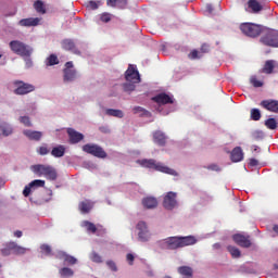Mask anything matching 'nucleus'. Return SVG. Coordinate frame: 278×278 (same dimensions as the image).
<instances>
[{
  "mask_svg": "<svg viewBox=\"0 0 278 278\" xmlns=\"http://www.w3.org/2000/svg\"><path fill=\"white\" fill-rule=\"evenodd\" d=\"M213 247L214 249H220V243H215Z\"/></svg>",
  "mask_w": 278,
  "mask_h": 278,
  "instance_id": "64",
  "label": "nucleus"
},
{
  "mask_svg": "<svg viewBox=\"0 0 278 278\" xmlns=\"http://www.w3.org/2000/svg\"><path fill=\"white\" fill-rule=\"evenodd\" d=\"M99 5H101V1L91 0L89 1L88 8H90V10H99Z\"/></svg>",
  "mask_w": 278,
  "mask_h": 278,
  "instance_id": "46",
  "label": "nucleus"
},
{
  "mask_svg": "<svg viewBox=\"0 0 278 278\" xmlns=\"http://www.w3.org/2000/svg\"><path fill=\"white\" fill-rule=\"evenodd\" d=\"M126 260H127V262L129 263L130 266H134V260H135L134 254L128 253L126 255Z\"/></svg>",
  "mask_w": 278,
  "mask_h": 278,
  "instance_id": "55",
  "label": "nucleus"
},
{
  "mask_svg": "<svg viewBox=\"0 0 278 278\" xmlns=\"http://www.w3.org/2000/svg\"><path fill=\"white\" fill-rule=\"evenodd\" d=\"M33 188H45V180L36 179L30 182Z\"/></svg>",
  "mask_w": 278,
  "mask_h": 278,
  "instance_id": "45",
  "label": "nucleus"
},
{
  "mask_svg": "<svg viewBox=\"0 0 278 278\" xmlns=\"http://www.w3.org/2000/svg\"><path fill=\"white\" fill-rule=\"evenodd\" d=\"M0 131H2V135L8 137V136H12L13 134V129L12 126L5 122L0 123Z\"/></svg>",
  "mask_w": 278,
  "mask_h": 278,
  "instance_id": "28",
  "label": "nucleus"
},
{
  "mask_svg": "<svg viewBox=\"0 0 278 278\" xmlns=\"http://www.w3.org/2000/svg\"><path fill=\"white\" fill-rule=\"evenodd\" d=\"M61 46H62V49H64V51H72L74 55H81V51L77 49V46H75V41H73V39H64L61 42Z\"/></svg>",
  "mask_w": 278,
  "mask_h": 278,
  "instance_id": "14",
  "label": "nucleus"
},
{
  "mask_svg": "<svg viewBox=\"0 0 278 278\" xmlns=\"http://www.w3.org/2000/svg\"><path fill=\"white\" fill-rule=\"evenodd\" d=\"M84 227H86L87 231H90L91 233H97V226L88 220H85L83 223Z\"/></svg>",
  "mask_w": 278,
  "mask_h": 278,
  "instance_id": "37",
  "label": "nucleus"
},
{
  "mask_svg": "<svg viewBox=\"0 0 278 278\" xmlns=\"http://www.w3.org/2000/svg\"><path fill=\"white\" fill-rule=\"evenodd\" d=\"M202 53H210V46L206 43H203L201 47Z\"/></svg>",
  "mask_w": 278,
  "mask_h": 278,
  "instance_id": "57",
  "label": "nucleus"
},
{
  "mask_svg": "<svg viewBox=\"0 0 278 278\" xmlns=\"http://www.w3.org/2000/svg\"><path fill=\"white\" fill-rule=\"evenodd\" d=\"M250 116L252 121H260V118H262V112H260V109H252Z\"/></svg>",
  "mask_w": 278,
  "mask_h": 278,
  "instance_id": "38",
  "label": "nucleus"
},
{
  "mask_svg": "<svg viewBox=\"0 0 278 278\" xmlns=\"http://www.w3.org/2000/svg\"><path fill=\"white\" fill-rule=\"evenodd\" d=\"M10 247L12 249V253H14V255H25L27 253V251H29V249L17 245L16 242L11 241L10 242Z\"/></svg>",
  "mask_w": 278,
  "mask_h": 278,
  "instance_id": "25",
  "label": "nucleus"
},
{
  "mask_svg": "<svg viewBox=\"0 0 278 278\" xmlns=\"http://www.w3.org/2000/svg\"><path fill=\"white\" fill-rule=\"evenodd\" d=\"M63 80L64 81H75L77 79V70L74 68L73 62L68 61L65 63V68L63 70Z\"/></svg>",
  "mask_w": 278,
  "mask_h": 278,
  "instance_id": "9",
  "label": "nucleus"
},
{
  "mask_svg": "<svg viewBox=\"0 0 278 278\" xmlns=\"http://www.w3.org/2000/svg\"><path fill=\"white\" fill-rule=\"evenodd\" d=\"M273 231H275V233H278V225H274Z\"/></svg>",
  "mask_w": 278,
  "mask_h": 278,
  "instance_id": "63",
  "label": "nucleus"
},
{
  "mask_svg": "<svg viewBox=\"0 0 278 278\" xmlns=\"http://www.w3.org/2000/svg\"><path fill=\"white\" fill-rule=\"evenodd\" d=\"M210 168H211V170H218V166H216V165H211Z\"/></svg>",
  "mask_w": 278,
  "mask_h": 278,
  "instance_id": "62",
  "label": "nucleus"
},
{
  "mask_svg": "<svg viewBox=\"0 0 278 278\" xmlns=\"http://www.w3.org/2000/svg\"><path fill=\"white\" fill-rule=\"evenodd\" d=\"M253 140H262L264 138V132L262 131H255L252 135Z\"/></svg>",
  "mask_w": 278,
  "mask_h": 278,
  "instance_id": "52",
  "label": "nucleus"
},
{
  "mask_svg": "<svg viewBox=\"0 0 278 278\" xmlns=\"http://www.w3.org/2000/svg\"><path fill=\"white\" fill-rule=\"evenodd\" d=\"M116 8L119 10H125V8H127V0H117Z\"/></svg>",
  "mask_w": 278,
  "mask_h": 278,
  "instance_id": "50",
  "label": "nucleus"
},
{
  "mask_svg": "<svg viewBox=\"0 0 278 278\" xmlns=\"http://www.w3.org/2000/svg\"><path fill=\"white\" fill-rule=\"evenodd\" d=\"M248 8L252 11L253 14H258L264 10V7L257 0H249Z\"/></svg>",
  "mask_w": 278,
  "mask_h": 278,
  "instance_id": "26",
  "label": "nucleus"
},
{
  "mask_svg": "<svg viewBox=\"0 0 278 278\" xmlns=\"http://www.w3.org/2000/svg\"><path fill=\"white\" fill-rule=\"evenodd\" d=\"M100 20L102 21V23H110V21H112V15L110 13H103L100 16Z\"/></svg>",
  "mask_w": 278,
  "mask_h": 278,
  "instance_id": "49",
  "label": "nucleus"
},
{
  "mask_svg": "<svg viewBox=\"0 0 278 278\" xmlns=\"http://www.w3.org/2000/svg\"><path fill=\"white\" fill-rule=\"evenodd\" d=\"M176 205L177 193L173 191L167 192L163 200V207H165V210H175Z\"/></svg>",
  "mask_w": 278,
  "mask_h": 278,
  "instance_id": "10",
  "label": "nucleus"
},
{
  "mask_svg": "<svg viewBox=\"0 0 278 278\" xmlns=\"http://www.w3.org/2000/svg\"><path fill=\"white\" fill-rule=\"evenodd\" d=\"M190 60H197L199 58V51L193 50L189 54Z\"/></svg>",
  "mask_w": 278,
  "mask_h": 278,
  "instance_id": "56",
  "label": "nucleus"
},
{
  "mask_svg": "<svg viewBox=\"0 0 278 278\" xmlns=\"http://www.w3.org/2000/svg\"><path fill=\"white\" fill-rule=\"evenodd\" d=\"M198 240L194 236L186 237H168L157 242V245L163 251H177V249H184V247H192L197 244Z\"/></svg>",
  "mask_w": 278,
  "mask_h": 278,
  "instance_id": "1",
  "label": "nucleus"
},
{
  "mask_svg": "<svg viewBox=\"0 0 278 278\" xmlns=\"http://www.w3.org/2000/svg\"><path fill=\"white\" fill-rule=\"evenodd\" d=\"M24 136H26V138H28V140H35V142H38L42 139V131H38V130H23Z\"/></svg>",
  "mask_w": 278,
  "mask_h": 278,
  "instance_id": "21",
  "label": "nucleus"
},
{
  "mask_svg": "<svg viewBox=\"0 0 278 278\" xmlns=\"http://www.w3.org/2000/svg\"><path fill=\"white\" fill-rule=\"evenodd\" d=\"M106 265L113 270V273H116V270H118V268L116 267V263H114L113 261H108Z\"/></svg>",
  "mask_w": 278,
  "mask_h": 278,
  "instance_id": "53",
  "label": "nucleus"
},
{
  "mask_svg": "<svg viewBox=\"0 0 278 278\" xmlns=\"http://www.w3.org/2000/svg\"><path fill=\"white\" fill-rule=\"evenodd\" d=\"M59 257L61 260H64V262H67V264H71L72 266L77 264V258H75L74 256L68 255V254H66L64 252H60L59 253Z\"/></svg>",
  "mask_w": 278,
  "mask_h": 278,
  "instance_id": "30",
  "label": "nucleus"
},
{
  "mask_svg": "<svg viewBox=\"0 0 278 278\" xmlns=\"http://www.w3.org/2000/svg\"><path fill=\"white\" fill-rule=\"evenodd\" d=\"M152 101H154V103H157L159 105H168L169 103H174L173 97L164 92L153 97Z\"/></svg>",
  "mask_w": 278,
  "mask_h": 278,
  "instance_id": "15",
  "label": "nucleus"
},
{
  "mask_svg": "<svg viewBox=\"0 0 278 278\" xmlns=\"http://www.w3.org/2000/svg\"><path fill=\"white\" fill-rule=\"evenodd\" d=\"M276 66H277V61L267 60L261 71V73H264L265 75H273V73H275Z\"/></svg>",
  "mask_w": 278,
  "mask_h": 278,
  "instance_id": "19",
  "label": "nucleus"
},
{
  "mask_svg": "<svg viewBox=\"0 0 278 278\" xmlns=\"http://www.w3.org/2000/svg\"><path fill=\"white\" fill-rule=\"evenodd\" d=\"M46 66H55L60 64V59H58L56 54H50L46 61H45Z\"/></svg>",
  "mask_w": 278,
  "mask_h": 278,
  "instance_id": "31",
  "label": "nucleus"
},
{
  "mask_svg": "<svg viewBox=\"0 0 278 278\" xmlns=\"http://www.w3.org/2000/svg\"><path fill=\"white\" fill-rule=\"evenodd\" d=\"M20 123H22V125L25 127H31V121L29 119V116H21Z\"/></svg>",
  "mask_w": 278,
  "mask_h": 278,
  "instance_id": "44",
  "label": "nucleus"
},
{
  "mask_svg": "<svg viewBox=\"0 0 278 278\" xmlns=\"http://www.w3.org/2000/svg\"><path fill=\"white\" fill-rule=\"evenodd\" d=\"M40 21H42L41 17L22 18L18 22V25L20 27H38V25H40Z\"/></svg>",
  "mask_w": 278,
  "mask_h": 278,
  "instance_id": "16",
  "label": "nucleus"
},
{
  "mask_svg": "<svg viewBox=\"0 0 278 278\" xmlns=\"http://www.w3.org/2000/svg\"><path fill=\"white\" fill-rule=\"evenodd\" d=\"M227 251L230 252V255L233 257V258H238L242 255V253L240 252V249L233 247V245H228L227 247Z\"/></svg>",
  "mask_w": 278,
  "mask_h": 278,
  "instance_id": "34",
  "label": "nucleus"
},
{
  "mask_svg": "<svg viewBox=\"0 0 278 278\" xmlns=\"http://www.w3.org/2000/svg\"><path fill=\"white\" fill-rule=\"evenodd\" d=\"M140 166H143V168H153V170H157L159 173H164L165 175H173L174 177H177L179 175L177 170L164 165L163 163H160L153 159L150 160H141L137 161Z\"/></svg>",
  "mask_w": 278,
  "mask_h": 278,
  "instance_id": "2",
  "label": "nucleus"
},
{
  "mask_svg": "<svg viewBox=\"0 0 278 278\" xmlns=\"http://www.w3.org/2000/svg\"><path fill=\"white\" fill-rule=\"evenodd\" d=\"M230 160L231 162H242V160H244V152L242 151V148H233V150L230 153Z\"/></svg>",
  "mask_w": 278,
  "mask_h": 278,
  "instance_id": "22",
  "label": "nucleus"
},
{
  "mask_svg": "<svg viewBox=\"0 0 278 278\" xmlns=\"http://www.w3.org/2000/svg\"><path fill=\"white\" fill-rule=\"evenodd\" d=\"M260 42L265 47L278 48V30L268 29L262 35Z\"/></svg>",
  "mask_w": 278,
  "mask_h": 278,
  "instance_id": "7",
  "label": "nucleus"
},
{
  "mask_svg": "<svg viewBox=\"0 0 278 278\" xmlns=\"http://www.w3.org/2000/svg\"><path fill=\"white\" fill-rule=\"evenodd\" d=\"M240 29L244 36L249 38H257L263 31L262 25H257L254 23H242L240 25Z\"/></svg>",
  "mask_w": 278,
  "mask_h": 278,
  "instance_id": "5",
  "label": "nucleus"
},
{
  "mask_svg": "<svg viewBox=\"0 0 278 278\" xmlns=\"http://www.w3.org/2000/svg\"><path fill=\"white\" fill-rule=\"evenodd\" d=\"M138 229V238L140 242H148L149 238H151V233L149 232V227H147V223L139 222L137 224Z\"/></svg>",
  "mask_w": 278,
  "mask_h": 278,
  "instance_id": "12",
  "label": "nucleus"
},
{
  "mask_svg": "<svg viewBox=\"0 0 278 278\" xmlns=\"http://www.w3.org/2000/svg\"><path fill=\"white\" fill-rule=\"evenodd\" d=\"M64 153H66V148L64 146L54 147L51 151L53 157H64Z\"/></svg>",
  "mask_w": 278,
  "mask_h": 278,
  "instance_id": "27",
  "label": "nucleus"
},
{
  "mask_svg": "<svg viewBox=\"0 0 278 278\" xmlns=\"http://www.w3.org/2000/svg\"><path fill=\"white\" fill-rule=\"evenodd\" d=\"M265 127L271 130L277 129V119H275V117L268 118L267 121H265Z\"/></svg>",
  "mask_w": 278,
  "mask_h": 278,
  "instance_id": "35",
  "label": "nucleus"
},
{
  "mask_svg": "<svg viewBox=\"0 0 278 278\" xmlns=\"http://www.w3.org/2000/svg\"><path fill=\"white\" fill-rule=\"evenodd\" d=\"M14 236H15V238H22V237H23V231L16 230V231L14 232Z\"/></svg>",
  "mask_w": 278,
  "mask_h": 278,
  "instance_id": "60",
  "label": "nucleus"
},
{
  "mask_svg": "<svg viewBox=\"0 0 278 278\" xmlns=\"http://www.w3.org/2000/svg\"><path fill=\"white\" fill-rule=\"evenodd\" d=\"M30 170H33L37 177H46V179H49L50 181H55L58 179V172H55V168L51 165H33Z\"/></svg>",
  "mask_w": 278,
  "mask_h": 278,
  "instance_id": "3",
  "label": "nucleus"
},
{
  "mask_svg": "<svg viewBox=\"0 0 278 278\" xmlns=\"http://www.w3.org/2000/svg\"><path fill=\"white\" fill-rule=\"evenodd\" d=\"M1 253L4 257L12 254V248L10 247V242H8L5 247L1 249Z\"/></svg>",
  "mask_w": 278,
  "mask_h": 278,
  "instance_id": "43",
  "label": "nucleus"
},
{
  "mask_svg": "<svg viewBox=\"0 0 278 278\" xmlns=\"http://www.w3.org/2000/svg\"><path fill=\"white\" fill-rule=\"evenodd\" d=\"M142 205L147 210H155V207H157V199L153 197L143 198Z\"/></svg>",
  "mask_w": 278,
  "mask_h": 278,
  "instance_id": "23",
  "label": "nucleus"
},
{
  "mask_svg": "<svg viewBox=\"0 0 278 278\" xmlns=\"http://www.w3.org/2000/svg\"><path fill=\"white\" fill-rule=\"evenodd\" d=\"M178 274L181 275L182 278H192L194 277V270L190 266H180L178 267Z\"/></svg>",
  "mask_w": 278,
  "mask_h": 278,
  "instance_id": "24",
  "label": "nucleus"
},
{
  "mask_svg": "<svg viewBox=\"0 0 278 278\" xmlns=\"http://www.w3.org/2000/svg\"><path fill=\"white\" fill-rule=\"evenodd\" d=\"M153 141L155 142V144H159V147H165L166 135L162 130H156L153 132Z\"/></svg>",
  "mask_w": 278,
  "mask_h": 278,
  "instance_id": "20",
  "label": "nucleus"
},
{
  "mask_svg": "<svg viewBox=\"0 0 278 278\" xmlns=\"http://www.w3.org/2000/svg\"><path fill=\"white\" fill-rule=\"evenodd\" d=\"M206 12H208V14H212L214 12V8L212 7V4H206Z\"/></svg>",
  "mask_w": 278,
  "mask_h": 278,
  "instance_id": "59",
  "label": "nucleus"
},
{
  "mask_svg": "<svg viewBox=\"0 0 278 278\" xmlns=\"http://www.w3.org/2000/svg\"><path fill=\"white\" fill-rule=\"evenodd\" d=\"M15 89L14 94L23 96V94H29V92H34L36 90V87L31 84H27L23 80H15L14 83Z\"/></svg>",
  "mask_w": 278,
  "mask_h": 278,
  "instance_id": "8",
  "label": "nucleus"
},
{
  "mask_svg": "<svg viewBox=\"0 0 278 278\" xmlns=\"http://www.w3.org/2000/svg\"><path fill=\"white\" fill-rule=\"evenodd\" d=\"M249 164L250 166H257V164H260V161H257V159H250Z\"/></svg>",
  "mask_w": 278,
  "mask_h": 278,
  "instance_id": "58",
  "label": "nucleus"
},
{
  "mask_svg": "<svg viewBox=\"0 0 278 278\" xmlns=\"http://www.w3.org/2000/svg\"><path fill=\"white\" fill-rule=\"evenodd\" d=\"M250 84H252V86H254V88H262V86H264V83H262L261 80H257L256 76H252L250 78Z\"/></svg>",
  "mask_w": 278,
  "mask_h": 278,
  "instance_id": "41",
  "label": "nucleus"
},
{
  "mask_svg": "<svg viewBox=\"0 0 278 278\" xmlns=\"http://www.w3.org/2000/svg\"><path fill=\"white\" fill-rule=\"evenodd\" d=\"M261 108H264V110L268 112H274V114H278V100H263Z\"/></svg>",
  "mask_w": 278,
  "mask_h": 278,
  "instance_id": "17",
  "label": "nucleus"
},
{
  "mask_svg": "<svg viewBox=\"0 0 278 278\" xmlns=\"http://www.w3.org/2000/svg\"><path fill=\"white\" fill-rule=\"evenodd\" d=\"M135 114H141V116H151V113L141 106L134 108Z\"/></svg>",
  "mask_w": 278,
  "mask_h": 278,
  "instance_id": "39",
  "label": "nucleus"
},
{
  "mask_svg": "<svg viewBox=\"0 0 278 278\" xmlns=\"http://www.w3.org/2000/svg\"><path fill=\"white\" fill-rule=\"evenodd\" d=\"M134 84H136V83L129 81V83L124 84L123 87H124L125 92H134V90H136V85H134Z\"/></svg>",
  "mask_w": 278,
  "mask_h": 278,
  "instance_id": "42",
  "label": "nucleus"
},
{
  "mask_svg": "<svg viewBox=\"0 0 278 278\" xmlns=\"http://www.w3.org/2000/svg\"><path fill=\"white\" fill-rule=\"evenodd\" d=\"M37 153H39V155H49V148L41 146L38 148Z\"/></svg>",
  "mask_w": 278,
  "mask_h": 278,
  "instance_id": "48",
  "label": "nucleus"
},
{
  "mask_svg": "<svg viewBox=\"0 0 278 278\" xmlns=\"http://www.w3.org/2000/svg\"><path fill=\"white\" fill-rule=\"evenodd\" d=\"M89 260H91V262H94L96 264H101V262H103V258L96 251L89 254Z\"/></svg>",
  "mask_w": 278,
  "mask_h": 278,
  "instance_id": "36",
  "label": "nucleus"
},
{
  "mask_svg": "<svg viewBox=\"0 0 278 278\" xmlns=\"http://www.w3.org/2000/svg\"><path fill=\"white\" fill-rule=\"evenodd\" d=\"M9 47L13 53L21 55V58H31L34 53V48L21 40H12Z\"/></svg>",
  "mask_w": 278,
  "mask_h": 278,
  "instance_id": "4",
  "label": "nucleus"
},
{
  "mask_svg": "<svg viewBox=\"0 0 278 278\" xmlns=\"http://www.w3.org/2000/svg\"><path fill=\"white\" fill-rule=\"evenodd\" d=\"M26 64H27V66H31V59L27 58L26 59Z\"/></svg>",
  "mask_w": 278,
  "mask_h": 278,
  "instance_id": "61",
  "label": "nucleus"
},
{
  "mask_svg": "<svg viewBox=\"0 0 278 278\" xmlns=\"http://www.w3.org/2000/svg\"><path fill=\"white\" fill-rule=\"evenodd\" d=\"M31 188H34V187H33L31 184L29 182L28 186H26V187L24 188V190H23L24 197H29V194H31Z\"/></svg>",
  "mask_w": 278,
  "mask_h": 278,
  "instance_id": "51",
  "label": "nucleus"
},
{
  "mask_svg": "<svg viewBox=\"0 0 278 278\" xmlns=\"http://www.w3.org/2000/svg\"><path fill=\"white\" fill-rule=\"evenodd\" d=\"M61 277H73L74 273L73 269L68 268V267H63L61 270Z\"/></svg>",
  "mask_w": 278,
  "mask_h": 278,
  "instance_id": "40",
  "label": "nucleus"
},
{
  "mask_svg": "<svg viewBox=\"0 0 278 278\" xmlns=\"http://www.w3.org/2000/svg\"><path fill=\"white\" fill-rule=\"evenodd\" d=\"M83 151L84 153H88L89 155H93V157H99L100 160H105V157H108V152L97 143H87L83 146Z\"/></svg>",
  "mask_w": 278,
  "mask_h": 278,
  "instance_id": "6",
  "label": "nucleus"
},
{
  "mask_svg": "<svg viewBox=\"0 0 278 278\" xmlns=\"http://www.w3.org/2000/svg\"><path fill=\"white\" fill-rule=\"evenodd\" d=\"M125 79L132 84H140V73L134 65L128 66V70L125 73Z\"/></svg>",
  "mask_w": 278,
  "mask_h": 278,
  "instance_id": "11",
  "label": "nucleus"
},
{
  "mask_svg": "<svg viewBox=\"0 0 278 278\" xmlns=\"http://www.w3.org/2000/svg\"><path fill=\"white\" fill-rule=\"evenodd\" d=\"M40 249H41V253H45V255H51V245L42 244Z\"/></svg>",
  "mask_w": 278,
  "mask_h": 278,
  "instance_id": "47",
  "label": "nucleus"
},
{
  "mask_svg": "<svg viewBox=\"0 0 278 278\" xmlns=\"http://www.w3.org/2000/svg\"><path fill=\"white\" fill-rule=\"evenodd\" d=\"M117 3H118V0H106V5L109 8H116Z\"/></svg>",
  "mask_w": 278,
  "mask_h": 278,
  "instance_id": "54",
  "label": "nucleus"
},
{
  "mask_svg": "<svg viewBox=\"0 0 278 278\" xmlns=\"http://www.w3.org/2000/svg\"><path fill=\"white\" fill-rule=\"evenodd\" d=\"M67 134L70 137L71 144H77V143L81 142V140H84V134L78 132L77 130H75L73 128H68Z\"/></svg>",
  "mask_w": 278,
  "mask_h": 278,
  "instance_id": "18",
  "label": "nucleus"
},
{
  "mask_svg": "<svg viewBox=\"0 0 278 278\" xmlns=\"http://www.w3.org/2000/svg\"><path fill=\"white\" fill-rule=\"evenodd\" d=\"M93 207V204L92 202L86 200V201H83L80 202L79 204V210L83 214H88V212H90V210H92Z\"/></svg>",
  "mask_w": 278,
  "mask_h": 278,
  "instance_id": "29",
  "label": "nucleus"
},
{
  "mask_svg": "<svg viewBox=\"0 0 278 278\" xmlns=\"http://www.w3.org/2000/svg\"><path fill=\"white\" fill-rule=\"evenodd\" d=\"M34 9L38 14H47V9L45 8V2H42V0L35 1Z\"/></svg>",
  "mask_w": 278,
  "mask_h": 278,
  "instance_id": "32",
  "label": "nucleus"
},
{
  "mask_svg": "<svg viewBox=\"0 0 278 278\" xmlns=\"http://www.w3.org/2000/svg\"><path fill=\"white\" fill-rule=\"evenodd\" d=\"M251 237L244 236L241 233H237L232 236V240L238 244L239 247H242L243 249H249L251 247Z\"/></svg>",
  "mask_w": 278,
  "mask_h": 278,
  "instance_id": "13",
  "label": "nucleus"
},
{
  "mask_svg": "<svg viewBox=\"0 0 278 278\" xmlns=\"http://www.w3.org/2000/svg\"><path fill=\"white\" fill-rule=\"evenodd\" d=\"M105 114L108 116H114L115 118H123V116H125V114L121 110L116 109H108L105 111Z\"/></svg>",
  "mask_w": 278,
  "mask_h": 278,
  "instance_id": "33",
  "label": "nucleus"
}]
</instances>
